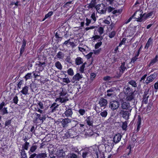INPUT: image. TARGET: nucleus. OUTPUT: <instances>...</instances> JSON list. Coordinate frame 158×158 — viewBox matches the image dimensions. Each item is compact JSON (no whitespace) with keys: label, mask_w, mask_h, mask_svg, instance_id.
<instances>
[{"label":"nucleus","mask_w":158,"mask_h":158,"mask_svg":"<svg viewBox=\"0 0 158 158\" xmlns=\"http://www.w3.org/2000/svg\"><path fill=\"white\" fill-rule=\"evenodd\" d=\"M99 104L101 106H106L107 104V100L104 98H102L99 101Z\"/></svg>","instance_id":"17"},{"label":"nucleus","mask_w":158,"mask_h":158,"mask_svg":"<svg viewBox=\"0 0 158 158\" xmlns=\"http://www.w3.org/2000/svg\"><path fill=\"white\" fill-rule=\"evenodd\" d=\"M78 49L79 50L82 52H85V49L84 48H82L80 47H78Z\"/></svg>","instance_id":"64"},{"label":"nucleus","mask_w":158,"mask_h":158,"mask_svg":"<svg viewBox=\"0 0 158 158\" xmlns=\"http://www.w3.org/2000/svg\"><path fill=\"white\" fill-rule=\"evenodd\" d=\"M152 44V39L151 38H149L145 46V48L148 49V48L151 46Z\"/></svg>","instance_id":"19"},{"label":"nucleus","mask_w":158,"mask_h":158,"mask_svg":"<svg viewBox=\"0 0 158 158\" xmlns=\"http://www.w3.org/2000/svg\"><path fill=\"white\" fill-rule=\"evenodd\" d=\"M83 62L82 59L80 57H77L75 60L76 64L78 65H80Z\"/></svg>","instance_id":"23"},{"label":"nucleus","mask_w":158,"mask_h":158,"mask_svg":"<svg viewBox=\"0 0 158 158\" xmlns=\"http://www.w3.org/2000/svg\"><path fill=\"white\" fill-rule=\"evenodd\" d=\"M115 34V31H112L109 33V36L110 38H112L114 37Z\"/></svg>","instance_id":"38"},{"label":"nucleus","mask_w":158,"mask_h":158,"mask_svg":"<svg viewBox=\"0 0 158 158\" xmlns=\"http://www.w3.org/2000/svg\"><path fill=\"white\" fill-rule=\"evenodd\" d=\"M37 148V146L36 145H33L30 148V150L28 152L29 154H31L32 153L34 152Z\"/></svg>","instance_id":"26"},{"label":"nucleus","mask_w":158,"mask_h":158,"mask_svg":"<svg viewBox=\"0 0 158 158\" xmlns=\"http://www.w3.org/2000/svg\"><path fill=\"white\" fill-rule=\"evenodd\" d=\"M71 122L70 119L66 118L63 119L61 121V125L63 127H66L68 125V124Z\"/></svg>","instance_id":"11"},{"label":"nucleus","mask_w":158,"mask_h":158,"mask_svg":"<svg viewBox=\"0 0 158 158\" xmlns=\"http://www.w3.org/2000/svg\"><path fill=\"white\" fill-rule=\"evenodd\" d=\"M75 129L74 127H73L72 129L69 130V134L71 138H73L77 135V132Z\"/></svg>","instance_id":"12"},{"label":"nucleus","mask_w":158,"mask_h":158,"mask_svg":"<svg viewBox=\"0 0 158 158\" xmlns=\"http://www.w3.org/2000/svg\"><path fill=\"white\" fill-rule=\"evenodd\" d=\"M21 158H27V156L24 150H22L21 152Z\"/></svg>","instance_id":"37"},{"label":"nucleus","mask_w":158,"mask_h":158,"mask_svg":"<svg viewBox=\"0 0 158 158\" xmlns=\"http://www.w3.org/2000/svg\"><path fill=\"white\" fill-rule=\"evenodd\" d=\"M129 83L133 87H136L137 86V84L134 81H131L129 82Z\"/></svg>","instance_id":"40"},{"label":"nucleus","mask_w":158,"mask_h":158,"mask_svg":"<svg viewBox=\"0 0 158 158\" xmlns=\"http://www.w3.org/2000/svg\"><path fill=\"white\" fill-rule=\"evenodd\" d=\"M100 115L102 117H106L107 114V112L106 110H104L102 112L100 113Z\"/></svg>","instance_id":"41"},{"label":"nucleus","mask_w":158,"mask_h":158,"mask_svg":"<svg viewBox=\"0 0 158 158\" xmlns=\"http://www.w3.org/2000/svg\"><path fill=\"white\" fill-rule=\"evenodd\" d=\"M62 81L63 82L65 83L62 84L63 85H65L67 84L70 82V80L68 77L67 78H62Z\"/></svg>","instance_id":"27"},{"label":"nucleus","mask_w":158,"mask_h":158,"mask_svg":"<svg viewBox=\"0 0 158 158\" xmlns=\"http://www.w3.org/2000/svg\"><path fill=\"white\" fill-rule=\"evenodd\" d=\"M96 75L95 73H92L90 74V79L93 80L94 78L96 77Z\"/></svg>","instance_id":"51"},{"label":"nucleus","mask_w":158,"mask_h":158,"mask_svg":"<svg viewBox=\"0 0 158 158\" xmlns=\"http://www.w3.org/2000/svg\"><path fill=\"white\" fill-rule=\"evenodd\" d=\"M53 14V12L52 11L49 12L47 14L45 15L44 18L43 19V21L45 19L48 18V17L51 16Z\"/></svg>","instance_id":"39"},{"label":"nucleus","mask_w":158,"mask_h":158,"mask_svg":"<svg viewBox=\"0 0 158 158\" xmlns=\"http://www.w3.org/2000/svg\"><path fill=\"white\" fill-rule=\"evenodd\" d=\"M87 124L89 126H92L93 124V120L91 117L89 116L86 119Z\"/></svg>","instance_id":"18"},{"label":"nucleus","mask_w":158,"mask_h":158,"mask_svg":"<svg viewBox=\"0 0 158 158\" xmlns=\"http://www.w3.org/2000/svg\"><path fill=\"white\" fill-rule=\"evenodd\" d=\"M57 156L59 157H64L65 156V152L63 150H59L58 152Z\"/></svg>","instance_id":"22"},{"label":"nucleus","mask_w":158,"mask_h":158,"mask_svg":"<svg viewBox=\"0 0 158 158\" xmlns=\"http://www.w3.org/2000/svg\"><path fill=\"white\" fill-rule=\"evenodd\" d=\"M65 137L67 138L70 137V135L69 134V130L67 132H66L65 133Z\"/></svg>","instance_id":"58"},{"label":"nucleus","mask_w":158,"mask_h":158,"mask_svg":"<svg viewBox=\"0 0 158 158\" xmlns=\"http://www.w3.org/2000/svg\"><path fill=\"white\" fill-rule=\"evenodd\" d=\"M158 56H156L155 58L152 59L149 64V66L153 65L155 63H156L158 60Z\"/></svg>","instance_id":"28"},{"label":"nucleus","mask_w":158,"mask_h":158,"mask_svg":"<svg viewBox=\"0 0 158 158\" xmlns=\"http://www.w3.org/2000/svg\"><path fill=\"white\" fill-rule=\"evenodd\" d=\"M101 51V48H99V49H96L95 50H94L93 51L94 53L95 54H99Z\"/></svg>","instance_id":"46"},{"label":"nucleus","mask_w":158,"mask_h":158,"mask_svg":"<svg viewBox=\"0 0 158 158\" xmlns=\"http://www.w3.org/2000/svg\"><path fill=\"white\" fill-rule=\"evenodd\" d=\"M96 4V0H92L90 4L89 5V7L90 8H93L95 7Z\"/></svg>","instance_id":"31"},{"label":"nucleus","mask_w":158,"mask_h":158,"mask_svg":"<svg viewBox=\"0 0 158 158\" xmlns=\"http://www.w3.org/2000/svg\"><path fill=\"white\" fill-rule=\"evenodd\" d=\"M86 64V63L85 62L83 64L81 65V66L80 67V68L79 69V71L81 73H83L84 72V69L85 67V65Z\"/></svg>","instance_id":"34"},{"label":"nucleus","mask_w":158,"mask_h":158,"mask_svg":"<svg viewBox=\"0 0 158 158\" xmlns=\"http://www.w3.org/2000/svg\"><path fill=\"white\" fill-rule=\"evenodd\" d=\"M67 73L70 76H73L74 74V72L73 69L72 68H69L67 70Z\"/></svg>","instance_id":"33"},{"label":"nucleus","mask_w":158,"mask_h":158,"mask_svg":"<svg viewBox=\"0 0 158 158\" xmlns=\"http://www.w3.org/2000/svg\"><path fill=\"white\" fill-rule=\"evenodd\" d=\"M95 28V27L94 26H92L90 27H86L85 29L86 31H87L89 29H93Z\"/></svg>","instance_id":"63"},{"label":"nucleus","mask_w":158,"mask_h":158,"mask_svg":"<svg viewBox=\"0 0 158 158\" xmlns=\"http://www.w3.org/2000/svg\"><path fill=\"white\" fill-rule=\"evenodd\" d=\"M125 93L126 95V97L125 98L123 99L124 101H131L134 99V94L130 88L128 87L126 88L125 91Z\"/></svg>","instance_id":"2"},{"label":"nucleus","mask_w":158,"mask_h":158,"mask_svg":"<svg viewBox=\"0 0 158 158\" xmlns=\"http://www.w3.org/2000/svg\"><path fill=\"white\" fill-rule=\"evenodd\" d=\"M29 143L26 142L24 144L23 146V147L24 148V149L26 150H27L28 147L29 146Z\"/></svg>","instance_id":"45"},{"label":"nucleus","mask_w":158,"mask_h":158,"mask_svg":"<svg viewBox=\"0 0 158 158\" xmlns=\"http://www.w3.org/2000/svg\"><path fill=\"white\" fill-rule=\"evenodd\" d=\"M97 12L100 14L105 13L106 10V8L105 5L103 4H101L95 7Z\"/></svg>","instance_id":"4"},{"label":"nucleus","mask_w":158,"mask_h":158,"mask_svg":"<svg viewBox=\"0 0 158 158\" xmlns=\"http://www.w3.org/2000/svg\"><path fill=\"white\" fill-rule=\"evenodd\" d=\"M32 73L33 74L34 78H35V80L36 79L37 77L40 76V75L38 74V73H35V72H33Z\"/></svg>","instance_id":"53"},{"label":"nucleus","mask_w":158,"mask_h":158,"mask_svg":"<svg viewBox=\"0 0 158 158\" xmlns=\"http://www.w3.org/2000/svg\"><path fill=\"white\" fill-rule=\"evenodd\" d=\"M127 127V123L126 122H123L122 126V128L123 130H126Z\"/></svg>","instance_id":"44"},{"label":"nucleus","mask_w":158,"mask_h":158,"mask_svg":"<svg viewBox=\"0 0 158 158\" xmlns=\"http://www.w3.org/2000/svg\"><path fill=\"white\" fill-rule=\"evenodd\" d=\"M13 100L15 104H17L18 102V98L17 96H15L13 98Z\"/></svg>","instance_id":"52"},{"label":"nucleus","mask_w":158,"mask_h":158,"mask_svg":"<svg viewBox=\"0 0 158 158\" xmlns=\"http://www.w3.org/2000/svg\"><path fill=\"white\" fill-rule=\"evenodd\" d=\"M122 138V136L120 134H118L114 136L113 138V141L115 143H118Z\"/></svg>","instance_id":"14"},{"label":"nucleus","mask_w":158,"mask_h":158,"mask_svg":"<svg viewBox=\"0 0 158 158\" xmlns=\"http://www.w3.org/2000/svg\"><path fill=\"white\" fill-rule=\"evenodd\" d=\"M121 108L122 110L131 111L132 107L131 106L130 103L126 101L123 99L121 100Z\"/></svg>","instance_id":"3"},{"label":"nucleus","mask_w":158,"mask_h":158,"mask_svg":"<svg viewBox=\"0 0 158 158\" xmlns=\"http://www.w3.org/2000/svg\"><path fill=\"white\" fill-rule=\"evenodd\" d=\"M35 115L36 116L37 118H39L40 120H42L43 119L42 118L40 117V114L36 113H35Z\"/></svg>","instance_id":"62"},{"label":"nucleus","mask_w":158,"mask_h":158,"mask_svg":"<svg viewBox=\"0 0 158 158\" xmlns=\"http://www.w3.org/2000/svg\"><path fill=\"white\" fill-rule=\"evenodd\" d=\"M36 65L37 67L39 68V71H42L45 66V63L44 62L41 63L39 62L38 63L36 64Z\"/></svg>","instance_id":"13"},{"label":"nucleus","mask_w":158,"mask_h":158,"mask_svg":"<svg viewBox=\"0 0 158 158\" xmlns=\"http://www.w3.org/2000/svg\"><path fill=\"white\" fill-rule=\"evenodd\" d=\"M91 20L88 19V18L86 19V26H88L91 23Z\"/></svg>","instance_id":"61"},{"label":"nucleus","mask_w":158,"mask_h":158,"mask_svg":"<svg viewBox=\"0 0 158 158\" xmlns=\"http://www.w3.org/2000/svg\"><path fill=\"white\" fill-rule=\"evenodd\" d=\"M131 111L121 110L120 112L122 114L123 118L125 119H127L129 118V116L130 115Z\"/></svg>","instance_id":"7"},{"label":"nucleus","mask_w":158,"mask_h":158,"mask_svg":"<svg viewBox=\"0 0 158 158\" xmlns=\"http://www.w3.org/2000/svg\"><path fill=\"white\" fill-rule=\"evenodd\" d=\"M73 112L71 109H69L66 110L63 115H64L66 117H71L72 115Z\"/></svg>","instance_id":"16"},{"label":"nucleus","mask_w":158,"mask_h":158,"mask_svg":"<svg viewBox=\"0 0 158 158\" xmlns=\"http://www.w3.org/2000/svg\"><path fill=\"white\" fill-rule=\"evenodd\" d=\"M98 31L100 35L102 34L103 33V28L102 27H99Z\"/></svg>","instance_id":"49"},{"label":"nucleus","mask_w":158,"mask_h":158,"mask_svg":"<svg viewBox=\"0 0 158 158\" xmlns=\"http://www.w3.org/2000/svg\"><path fill=\"white\" fill-rule=\"evenodd\" d=\"M119 102L117 101H112L109 103V107L113 110L117 109L119 107Z\"/></svg>","instance_id":"6"},{"label":"nucleus","mask_w":158,"mask_h":158,"mask_svg":"<svg viewBox=\"0 0 158 158\" xmlns=\"http://www.w3.org/2000/svg\"><path fill=\"white\" fill-rule=\"evenodd\" d=\"M5 103L4 102H2V103L0 104V111H1L2 109H3V107L5 106Z\"/></svg>","instance_id":"57"},{"label":"nucleus","mask_w":158,"mask_h":158,"mask_svg":"<svg viewBox=\"0 0 158 158\" xmlns=\"http://www.w3.org/2000/svg\"><path fill=\"white\" fill-rule=\"evenodd\" d=\"M29 89V87L27 86H25L23 88L22 90L21 91V92L23 94L26 95L28 94V91Z\"/></svg>","instance_id":"20"},{"label":"nucleus","mask_w":158,"mask_h":158,"mask_svg":"<svg viewBox=\"0 0 158 158\" xmlns=\"http://www.w3.org/2000/svg\"><path fill=\"white\" fill-rule=\"evenodd\" d=\"M32 77L31 73H27L25 76L24 78L26 81L27 80L31 79Z\"/></svg>","instance_id":"32"},{"label":"nucleus","mask_w":158,"mask_h":158,"mask_svg":"<svg viewBox=\"0 0 158 158\" xmlns=\"http://www.w3.org/2000/svg\"><path fill=\"white\" fill-rule=\"evenodd\" d=\"M100 38V36L98 35H95L92 38L93 39V40H96L97 39H99Z\"/></svg>","instance_id":"56"},{"label":"nucleus","mask_w":158,"mask_h":158,"mask_svg":"<svg viewBox=\"0 0 158 158\" xmlns=\"http://www.w3.org/2000/svg\"><path fill=\"white\" fill-rule=\"evenodd\" d=\"M7 109V108L4 107L1 110V111L2 112V115H4L8 113Z\"/></svg>","instance_id":"42"},{"label":"nucleus","mask_w":158,"mask_h":158,"mask_svg":"<svg viewBox=\"0 0 158 158\" xmlns=\"http://www.w3.org/2000/svg\"><path fill=\"white\" fill-rule=\"evenodd\" d=\"M82 78L83 76L82 74H80L79 73H77L73 77L72 80L73 82H74L76 81H79Z\"/></svg>","instance_id":"10"},{"label":"nucleus","mask_w":158,"mask_h":158,"mask_svg":"<svg viewBox=\"0 0 158 158\" xmlns=\"http://www.w3.org/2000/svg\"><path fill=\"white\" fill-rule=\"evenodd\" d=\"M60 97L59 98L56 99V102L64 103L66 102L69 100V99L66 97H62L66 95L67 91L66 89L64 88H61L60 90Z\"/></svg>","instance_id":"1"},{"label":"nucleus","mask_w":158,"mask_h":158,"mask_svg":"<svg viewBox=\"0 0 158 158\" xmlns=\"http://www.w3.org/2000/svg\"><path fill=\"white\" fill-rule=\"evenodd\" d=\"M115 24L114 23H111L110 25L109 26V27H108V29H110L111 30L112 28L114 27Z\"/></svg>","instance_id":"55"},{"label":"nucleus","mask_w":158,"mask_h":158,"mask_svg":"<svg viewBox=\"0 0 158 158\" xmlns=\"http://www.w3.org/2000/svg\"><path fill=\"white\" fill-rule=\"evenodd\" d=\"M26 45V42L23 40V44L20 50V55L22 54L25 50V47Z\"/></svg>","instance_id":"21"},{"label":"nucleus","mask_w":158,"mask_h":158,"mask_svg":"<svg viewBox=\"0 0 158 158\" xmlns=\"http://www.w3.org/2000/svg\"><path fill=\"white\" fill-rule=\"evenodd\" d=\"M135 18L138 19L137 21L141 22L142 21V12L141 11H137L133 15Z\"/></svg>","instance_id":"9"},{"label":"nucleus","mask_w":158,"mask_h":158,"mask_svg":"<svg viewBox=\"0 0 158 158\" xmlns=\"http://www.w3.org/2000/svg\"><path fill=\"white\" fill-rule=\"evenodd\" d=\"M97 12H94L92 14L91 18L92 19L94 22H95L96 20V18L98 17L97 16Z\"/></svg>","instance_id":"29"},{"label":"nucleus","mask_w":158,"mask_h":158,"mask_svg":"<svg viewBox=\"0 0 158 158\" xmlns=\"http://www.w3.org/2000/svg\"><path fill=\"white\" fill-rule=\"evenodd\" d=\"M111 79V77L108 76H105L103 78V80L104 81L110 80Z\"/></svg>","instance_id":"54"},{"label":"nucleus","mask_w":158,"mask_h":158,"mask_svg":"<svg viewBox=\"0 0 158 158\" xmlns=\"http://www.w3.org/2000/svg\"><path fill=\"white\" fill-rule=\"evenodd\" d=\"M38 105L40 107V108L41 109H43L44 108V107L43 106V104L41 102H40L38 103Z\"/></svg>","instance_id":"60"},{"label":"nucleus","mask_w":158,"mask_h":158,"mask_svg":"<svg viewBox=\"0 0 158 158\" xmlns=\"http://www.w3.org/2000/svg\"><path fill=\"white\" fill-rule=\"evenodd\" d=\"M127 40V39L126 38H123L122 40L121 41V42L120 43L119 45V46L120 47L122 45L124 44L125 43L126 41Z\"/></svg>","instance_id":"47"},{"label":"nucleus","mask_w":158,"mask_h":158,"mask_svg":"<svg viewBox=\"0 0 158 158\" xmlns=\"http://www.w3.org/2000/svg\"><path fill=\"white\" fill-rule=\"evenodd\" d=\"M82 153V157L83 158H87L90 156L92 155V150L89 148L84 149Z\"/></svg>","instance_id":"5"},{"label":"nucleus","mask_w":158,"mask_h":158,"mask_svg":"<svg viewBox=\"0 0 158 158\" xmlns=\"http://www.w3.org/2000/svg\"><path fill=\"white\" fill-rule=\"evenodd\" d=\"M157 75V73L155 72L153 74L148 77L147 80L145 81V83L147 84H148L152 82L154 79L156 77Z\"/></svg>","instance_id":"8"},{"label":"nucleus","mask_w":158,"mask_h":158,"mask_svg":"<svg viewBox=\"0 0 158 158\" xmlns=\"http://www.w3.org/2000/svg\"><path fill=\"white\" fill-rule=\"evenodd\" d=\"M71 147V150L72 151L76 153L78 152L79 150L78 148L77 147H74L73 146H72Z\"/></svg>","instance_id":"43"},{"label":"nucleus","mask_w":158,"mask_h":158,"mask_svg":"<svg viewBox=\"0 0 158 158\" xmlns=\"http://www.w3.org/2000/svg\"><path fill=\"white\" fill-rule=\"evenodd\" d=\"M67 158H78L77 156L73 153H69L67 156Z\"/></svg>","instance_id":"30"},{"label":"nucleus","mask_w":158,"mask_h":158,"mask_svg":"<svg viewBox=\"0 0 158 158\" xmlns=\"http://www.w3.org/2000/svg\"><path fill=\"white\" fill-rule=\"evenodd\" d=\"M138 58L136 57H133L131 59V63H134L137 59Z\"/></svg>","instance_id":"59"},{"label":"nucleus","mask_w":158,"mask_h":158,"mask_svg":"<svg viewBox=\"0 0 158 158\" xmlns=\"http://www.w3.org/2000/svg\"><path fill=\"white\" fill-rule=\"evenodd\" d=\"M47 157V154L45 153H39L36 156V158H45Z\"/></svg>","instance_id":"25"},{"label":"nucleus","mask_w":158,"mask_h":158,"mask_svg":"<svg viewBox=\"0 0 158 158\" xmlns=\"http://www.w3.org/2000/svg\"><path fill=\"white\" fill-rule=\"evenodd\" d=\"M64 55L61 52H60L58 53L56 56L59 59H62L64 57Z\"/></svg>","instance_id":"36"},{"label":"nucleus","mask_w":158,"mask_h":158,"mask_svg":"<svg viewBox=\"0 0 158 158\" xmlns=\"http://www.w3.org/2000/svg\"><path fill=\"white\" fill-rule=\"evenodd\" d=\"M126 69V68L125 67V62H123L122 63L121 65L120 66V72L121 74L123 73Z\"/></svg>","instance_id":"24"},{"label":"nucleus","mask_w":158,"mask_h":158,"mask_svg":"<svg viewBox=\"0 0 158 158\" xmlns=\"http://www.w3.org/2000/svg\"><path fill=\"white\" fill-rule=\"evenodd\" d=\"M78 112L81 115H83L85 113V111L83 109H79L78 110Z\"/></svg>","instance_id":"48"},{"label":"nucleus","mask_w":158,"mask_h":158,"mask_svg":"<svg viewBox=\"0 0 158 158\" xmlns=\"http://www.w3.org/2000/svg\"><path fill=\"white\" fill-rule=\"evenodd\" d=\"M115 89L114 88H111L107 91V96L108 97H112L115 94L114 90Z\"/></svg>","instance_id":"15"},{"label":"nucleus","mask_w":158,"mask_h":158,"mask_svg":"<svg viewBox=\"0 0 158 158\" xmlns=\"http://www.w3.org/2000/svg\"><path fill=\"white\" fill-rule=\"evenodd\" d=\"M102 44L101 42L97 43L95 45V48L96 49L98 48Z\"/></svg>","instance_id":"50"},{"label":"nucleus","mask_w":158,"mask_h":158,"mask_svg":"<svg viewBox=\"0 0 158 158\" xmlns=\"http://www.w3.org/2000/svg\"><path fill=\"white\" fill-rule=\"evenodd\" d=\"M55 66L59 69L61 70L62 69V66L59 61H57L56 63Z\"/></svg>","instance_id":"35"}]
</instances>
